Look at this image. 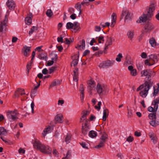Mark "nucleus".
Wrapping results in <instances>:
<instances>
[{
    "label": "nucleus",
    "instance_id": "1",
    "mask_svg": "<svg viewBox=\"0 0 159 159\" xmlns=\"http://www.w3.org/2000/svg\"><path fill=\"white\" fill-rule=\"evenodd\" d=\"M156 7V3L154 1L151 2L148 9L147 14L140 16L139 19L137 20L136 22L138 23H141L145 22L147 20H150L153 15V12L155 10Z\"/></svg>",
    "mask_w": 159,
    "mask_h": 159
},
{
    "label": "nucleus",
    "instance_id": "2",
    "mask_svg": "<svg viewBox=\"0 0 159 159\" xmlns=\"http://www.w3.org/2000/svg\"><path fill=\"white\" fill-rule=\"evenodd\" d=\"M153 84V81L149 79L146 81L143 84L140 85L137 89V91H138L141 90L139 94L142 98H145L148 95L149 89L152 86Z\"/></svg>",
    "mask_w": 159,
    "mask_h": 159
},
{
    "label": "nucleus",
    "instance_id": "3",
    "mask_svg": "<svg viewBox=\"0 0 159 159\" xmlns=\"http://www.w3.org/2000/svg\"><path fill=\"white\" fill-rule=\"evenodd\" d=\"M9 11V10L7 11L4 20H2L0 24V36L7 30V23L8 20L7 16L8 15Z\"/></svg>",
    "mask_w": 159,
    "mask_h": 159
},
{
    "label": "nucleus",
    "instance_id": "4",
    "mask_svg": "<svg viewBox=\"0 0 159 159\" xmlns=\"http://www.w3.org/2000/svg\"><path fill=\"white\" fill-rule=\"evenodd\" d=\"M149 59H147L145 61V64L148 66H151L157 62V56L155 54H151L149 56Z\"/></svg>",
    "mask_w": 159,
    "mask_h": 159
},
{
    "label": "nucleus",
    "instance_id": "5",
    "mask_svg": "<svg viewBox=\"0 0 159 159\" xmlns=\"http://www.w3.org/2000/svg\"><path fill=\"white\" fill-rule=\"evenodd\" d=\"M18 114V113L16 110L9 111L7 113L8 118L10 121H14L17 119Z\"/></svg>",
    "mask_w": 159,
    "mask_h": 159
},
{
    "label": "nucleus",
    "instance_id": "6",
    "mask_svg": "<svg viewBox=\"0 0 159 159\" xmlns=\"http://www.w3.org/2000/svg\"><path fill=\"white\" fill-rule=\"evenodd\" d=\"M156 112L149 114L148 117L149 119L151 120L149 124L152 126L156 127L158 125L159 123L156 122Z\"/></svg>",
    "mask_w": 159,
    "mask_h": 159
},
{
    "label": "nucleus",
    "instance_id": "7",
    "mask_svg": "<svg viewBox=\"0 0 159 159\" xmlns=\"http://www.w3.org/2000/svg\"><path fill=\"white\" fill-rule=\"evenodd\" d=\"M96 89L97 93L100 95H102L105 94L107 91L106 87L103 84H98Z\"/></svg>",
    "mask_w": 159,
    "mask_h": 159
},
{
    "label": "nucleus",
    "instance_id": "8",
    "mask_svg": "<svg viewBox=\"0 0 159 159\" xmlns=\"http://www.w3.org/2000/svg\"><path fill=\"white\" fill-rule=\"evenodd\" d=\"M154 28V26L150 22H148L144 26L143 30V33L146 34L150 32Z\"/></svg>",
    "mask_w": 159,
    "mask_h": 159
},
{
    "label": "nucleus",
    "instance_id": "9",
    "mask_svg": "<svg viewBox=\"0 0 159 159\" xmlns=\"http://www.w3.org/2000/svg\"><path fill=\"white\" fill-rule=\"evenodd\" d=\"M122 15L125 16V22H128L131 20L132 17V14L127 10L123 11Z\"/></svg>",
    "mask_w": 159,
    "mask_h": 159
},
{
    "label": "nucleus",
    "instance_id": "10",
    "mask_svg": "<svg viewBox=\"0 0 159 159\" xmlns=\"http://www.w3.org/2000/svg\"><path fill=\"white\" fill-rule=\"evenodd\" d=\"M115 62L114 60H108L107 61H104L101 63L99 65L100 68H104L106 67H109L112 66Z\"/></svg>",
    "mask_w": 159,
    "mask_h": 159
},
{
    "label": "nucleus",
    "instance_id": "11",
    "mask_svg": "<svg viewBox=\"0 0 159 159\" xmlns=\"http://www.w3.org/2000/svg\"><path fill=\"white\" fill-rule=\"evenodd\" d=\"M40 151L43 153L50 154L51 153L52 149L48 146L43 144Z\"/></svg>",
    "mask_w": 159,
    "mask_h": 159
},
{
    "label": "nucleus",
    "instance_id": "12",
    "mask_svg": "<svg viewBox=\"0 0 159 159\" xmlns=\"http://www.w3.org/2000/svg\"><path fill=\"white\" fill-rule=\"evenodd\" d=\"M52 130V128L50 126H46L41 134L42 137L45 138L47 134L51 133Z\"/></svg>",
    "mask_w": 159,
    "mask_h": 159
},
{
    "label": "nucleus",
    "instance_id": "13",
    "mask_svg": "<svg viewBox=\"0 0 159 159\" xmlns=\"http://www.w3.org/2000/svg\"><path fill=\"white\" fill-rule=\"evenodd\" d=\"M6 5L9 9L13 10L15 7V4L12 0H8L6 2Z\"/></svg>",
    "mask_w": 159,
    "mask_h": 159
},
{
    "label": "nucleus",
    "instance_id": "14",
    "mask_svg": "<svg viewBox=\"0 0 159 159\" xmlns=\"http://www.w3.org/2000/svg\"><path fill=\"white\" fill-rule=\"evenodd\" d=\"M22 51L25 57H28L29 55V53L30 51V48L25 46L22 48Z\"/></svg>",
    "mask_w": 159,
    "mask_h": 159
},
{
    "label": "nucleus",
    "instance_id": "15",
    "mask_svg": "<svg viewBox=\"0 0 159 159\" xmlns=\"http://www.w3.org/2000/svg\"><path fill=\"white\" fill-rule=\"evenodd\" d=\"M43 145L39 141L36 139L33 143V146L34 148L40 150Z\"/></svg>",
    "mask_w": 159,
    "mask_h": 159
},
{
    "label": "nucleus",
    "instance_id": "16",
    "mask_svg": "<svg viewBox=\"0 0 159 159\" xmlns=\"http://www.w3.org/2000/svg\"><path fill=\"white\" fill-rule=\"evenodd\" d=\"M112 38L111 37H107L106 42L105 44V48L104 50H106L108 48L109 46L112 44Z\"/></svg>",
    "mask_w": 159,
    "mask_h": 159
},
{
    "label": "nucleus",
    "instance_id": "17",
    "mask_svg": "<svg viewBox=\"0 0 159 159\" xmlns=\"http://www.w3.org/2000/svg\"><path fill=\"white\" fill-rule=\"evenodd\" d=\"M63 115L60 114L57 115L55 117V120L57 123H62L63 122Z\"/></svg>",
    "mask_w": 159,
    "mask_h": 159
},
{
    "label": "nucleus",
    "instance_id": "18",
    "mask_svg": "<svg viewBox=\"0 0 159 159\" xmlns=\"http://www.w3.org/2000/svg\"><path fill=\"white\" fill-rule=\"evenodd\" d=\"M85 47V42L84 39H83L81 41H80L77 46L76 47V48L79 50H83L84 49Z\"/></svg>",
    "mask_w": 159,
    "mask_h": 159
},
{
    "label": "nucleus",
    "instance_id": "19",
    "mask_svg": "<svg viewBox=\"0 0 159 159\" xmlns=\"http://www.w3.org/2000/svg\"><path fill=\"white\" fill-rule=\"evenodd\" d=\"M33 17L32 13H30L28 15V16L26 17L25 22L26 24L28 25H30L32 23V18Z\"/></svg>",
    "mask_w": 159,
    "mask_h": 159
},
{
    "label": "nucleus",
    "instance_id": "20",
    "mask_svg": "<svg viewBox=\"0 0 159 159\" xmlns=\"http://www.w3.org/2000/svg\"><path fill=\"white\" fill-rule=\"evenodd\" d=\"M52 54L55 56V57H54L52 58L51 60L49 61H48L46 65L47 66H49L52 65L53 64L54 61H56L57 59V54L52 53L51 54Z\"/></svg>",
    "mask_w": 159,
    "mask_h": 159
},
{
    "label": "nucleus",
    "instance_id": "21",
    "mask_svg": "<svg viewBox=\"0 0 159 159\" xmlns=\"http://www.w3.org/2000/svg\"><path fill=\"white\" fill-rule=\"evenodd\" d=\"M152 71L150 70H145L141 72L142 76H148V78L151 76Z\"/></svg>",
    "mask_w": 159,
    "mask_h": 159
},
{
    "label": "nucleus",
    "instance_id": "22",
    "mask_svg": "<svg viewBox=\"0 0 159 159\" xmlns=\"http://www.w3.org/2000/svg\"><path fill=\"white\" fill-rule=\"evenodd\" d=\"M103 115L102 120L103 121H105L107 117H108L109 114V111L106 107H104L103 111Z\"/></svg>",
    "mask_w": 159,
    "mask_h": 159
},
{
    "label": "nucleus",
    "instance_id": "23",
    "mask_svg": "<svg viewBox=\"0 0 159 159\" xmlns=\"http://www.w3.org/2000/svg\"><path fill=\"white\" fill-rule=\"evenodd\" d=\"M90 112L87 111H82V116L80 118V122H81L84 121L87 116L89 114Z\"/></svg>",
    "mask_w": 159,
    "mask_h": 159
},
{
    "label": "nucleus",
    "instance_id": "24",
    "mask_svg": "<svg viewBox=\"0 0 159 159\" xmlns=\"http://www.w3.org/2000/svg\"><path fill=\"white\" fill-rule=\"evenodd\" d=\"M128 69L130 71V73L132 76H136L137 74L136 69H134L133 67L132 66H128Z\"/></svg>",
    "mask_w": 159,
    "mask_h": 159
},
{
    "label": "nucleus",
    "instance_id": "25",
    "mask_svg": "<svg viewBox=\"0 0 159 159\" xmlns=\"http://www.w3.org/2000/svg\"><path fill=\"white\" fill-rule=\"evenodd\" d=\"M78 69L75 68L74 70L73 79L74 81L76 82H77L78 81Z\"/></svg>",
    "mask_w": 159,
    "mask_h": 159
},
{
    "label": "nucleus",
    "instance_id": "26",
    "mask_svg": "<svg viewBox=\"0 0 159 159\" xmlns=\"http://www.w3.org/2000/svg\"><path fill=\"white\" fill-rule=\"evenodd\" d=\"M149 42L151 46L153 48H156L158 45V44L157 43L153 38L150 39L149 40Z\"/></svg>",
    "mask_w": 159,
    "mask_h": 159
},
{
    "label": "nucleus",
    "instance_id": "27",
    "mask_svg": "<svg viewBox=\"0 0 159 159\" xmlns=\"http://www.w3.org/2000/svg\"><path fill=\"white\" fill-rule=\"evenodd\" d=\"M111 18L112 19V22L111 25V26L112 27H114L115 24L116 23V14L115 13H113L111 16Z\"/></svg>",
    "mask_w": 159,
    "mask_h": 159
},
{
    "label": "nucleus",
    "instance_id": "28",
    "mask_svg": "<svg viewBox=\"0 0 159 159\" xmlns=\"http://www.w3.org/2000/svg\"><path fill=\"white\" fill-rule=\"evenodd\" d=\"M134 32L133 30L129 31L127 34L128 38L130 40H131L134 37Z\"/></svg>",
    "mask_w": 159,
    "mask_h": 159
},
{
    "label": "nucleus",
    "instance_id": "29",
    "mask_svg": "<svg viewBox=\"0 0 159 159\" xmlns=\"http://www.w3.org/2000/svg\"><path fill=\"white\" fill-rule=\"evenodd\" d=\"M61 81L59 80H54L50 85L49 88L50 87L58 85L60 84Z\"/></svg>",
    "mask_w": 159,
    "mask_h": 159
},
{
    "label": "nucleus",
    "instance_id": "30",
    "mask_svg": "<svg viewBox=\"0 0 159 159\" xmlns=\"http://www.w3.org/2000/svg\"><path fill=\"white\" fill-rule=\"evenodd\" d=\"M80 28V27L78 23L77 22L74 23V25L72 30L73 31L75 32L77 31Z\"/></svg>",
    "mask_w": 159,
    "mask_h": 159
},
{
    "label": "nucleus",
    "instance_id": "31",
    "mask_svg": "<svg viewBox=\"0 0 159 159\" xmlns=\"http://www.w3.org/2000/svg\"><path fill=\"white\" fill-rule=\"evenodd\" d=\"M89 130V128L85 126L84 127H83L82 128V133L84 135H86L87 134V133Z\"/></svg>",
    "mask_w": 159,
    "mask_h": 159
},
{
    "label": "nucleus",
    "instance_id": "32",
    "mask_svg": "<svg viewBox=\"0 0 159 159\" xmlns=\"http://www.w3.org/2000/svg\"><path fill=\"white\" fill-rule=\"evenodd\" d=\"M89 136L92 138H94L97 136V133L96 132L93 131H90L89 133Z\"/></svg>",
    "mask_w": 159,
    "mask_h": 159
},
{
    "label": "nucleus",
    "instance_id": "33",
    "mask_svg": "<svg viewBox=\"0 0 159 159\" xmlns=\"http://www.w3.org/2000/svg\"><path fill=\"white\" fill-rule=\"evenodd\" d=\"M7 134L6 130L3 127H0V135H5Z\"/></svg>",
    "mask_w": 159,
    "mask_h": 159
},
{
    "label": "nucleus",
    "instance_id": "34",
    "mask_svg": "<svg viewBox=\"0 0 159 159\" xmlns=\"http://www.w3.org/2000/svg\"><path fill=\"white\" fill-rule=\"evenodd\" d=\"M105 142L104 141L100 140V143L98 145L96 146L95 147V148H99L104 146V144L105 143Z\"/></svg>",
    "mask_w": 159,
    "mask_h": 159
},
{
    "label": "nucleus",
    "instance_id": "35",
    "mask_svg": "<svg viewBox=\"0 0 159 159\" xmlns=\"http://www.w3.org/2000/svg\"><path fill=\"white\" fill-rule=\"evenodd\" d=\"M47 55L45 53H42L39 54V57L41 60H45L47 58Z\"/></svg>",
    "mask_w": 159,
    "mask_h": 159
},
{
    "label": "nucleus",
    "instance_id": "36",
    "mask_svg": "<svg viewBox=\"0 0 159 159\" xmlns=\"http://www.w3.org/2000/svg\"><path fill=\"white\" fill-rule=\"evenodd\" d=\"M38 29L37 26H33L30 29L29 32V34L30 35H31L35 31L37 30Z\"/></svg>",
    "mask_w": 159,
    "mask_h": 159
},
{
    "label": "nucleus",
    "instance_id": "37",
    "mask_svg": "<svg viewBox=\"0 0 159 159\" xmlns=\"http://www.w3.org/2000/svg\"><path fill=\"white\" fill-rule=\"evenodd\" d=\"M46 14L48 17H50L53 15V13L51 9H49L47 11Z\"/></svg>",
    "mask_w": 159,
    "mask_h": 159
},
{
    "label": "nucleus",
    "instance_id": "38",
    "mask_svg": "<svg viewBox=\"0 0 159 159\" xmlns=\"http://www.w3.org/2000/svg\"><path fill=\"white\" fill-rule=\"evenodd\" d=\"M74 25V23L70 22H68L66 24V28L67 29H71L72 30Z\"/></svg>",
    "mask_w": 159,
    "mask_h": 159
},
{
    "label": "nucleus",
    "instance_id": "39",
    "mask_svg": "<svg viewBox=\"0 0 159 159\" xmlns=\"http://www.w3.org/2000/svg\"><path fill=\"white\" fill-rule=\"evenodd\" d=\"M108 136L106 134H102L100 138V140L104 141L106 142V140L107 139Z\"/></svg>",
    "mask_w": 159,
    "mask_h": 159
},
{
    "label": "nucleus",
    "instance_id": "40",
    "mask_svg": "<svg viewBox=\"0 0 159 159\" xmlns=\"http://www.w3.org/2000/svg\"><path fill=\"white\" fill-rule=\"evenodd\" d=\"M99 43H103L104 41V38L103 36H101L96 38Z\"/></svg>",
    "mask_w": 159,
    "mask_h": 159
},
{
    "label": "nucleus",
    "instance_id": "41",
    "mask_svg": "<svg viewBox=\"0 0 159 159\" xmlns=\"http://www.w3.org/2000/svg\"><path fill=\"white\" fill-rule=\"evenodd\" d=\"M71 135L70 134H67L65 138V142L67 144L71 140Z\"/></svg>",
    "mask_w": 159,
    "mask_h": 159
},
{
    "label": "nucleus",
    "instance_id": "42",
    "mask_svg": "<svg viewBox=\"0 0 159 159\" xmlns=\"http://www.w3.org/2000/svg\"><path fill=\"white\" fill-rule=\"evenodd\" d=\"M123 57L122 54L121 53H119L117 56L116 60L118 62H120L121 61V58Z\"/></svg>",
    "mask_w": 159,
    "mask_h": 159
},
{
    "label": "nucleus",
    "instance_id": "43",
    "mask_svg": "<svg viewBox=\"0 0 159 159\" xmlns=\"http://www.w3.org/2000/svg\"><path fill=\"white\" fill-rule=\"evenodd\" d=\"M102 104V102H99L98 104V106L96 105L95 106V108L98 111H99L101 108V106Z\"/></svg>",
    "mask_w": 159,
    "mask_h": 159
},
{
    "label": "nucleus",
    "instance_id": "44",
    "mask_svg": "<svg viewBox=\"0 0 159 159\" xmlns=\"http://www.w3.org/2000/svg\"><path fill=\"white\" fill-rule=\"evenodd\" d=\"M18 91L19 92V94L21 95L25 94V93L24 89L19 88L18 89Z\"/></svg>",
    "mask_w": 159,
    "mask_h": 159
},
{
    "label": "nucleus",
    "instance_id": "45",
    "mask_svg": "<svg viewBox=\"0 0 159 159\" xmlns=\"http://www.w3.org/2000/svg\"><path fill=\"white\" fill-rule=\"evenodd\" d=\"M96 86L95 84H92V85H91L89 86H88V88L89 89V90L91 91V90L93 89H95V87Z\"/></svg>",
    "mask_w": 159,
    "mask_h": 159
},
{
    "label": "nucleus",
    "instance_id": "46",
    "mask_svg": "<svg viewBox=\"0 0 159 159\" xmlns=\"http://www.w3.org/2000/svg\"><path fill=\"white\" fill-rule=\"evenodd\" d=\"M68 12L70 14H74L75 12V10L74 9L71 7H70L68 10Z\"/></svg>",
    "mask_w": 159,
    "mask_h": 159
},
{
    "label": "nucleus",
    "instance_id": "47",
    "mask_svg": "<svg viewBox=\"0 0 159 159\" xmlns=\"http://www.w3.org/2000/svg\"><path fill=\"white\" fill-rule=\"evenodd\" d=\"M70 153L69 151H68L66 154V156L63 157L62 159H70Z\"/></svg>",
    "mask_w": 159,
    "mask_h": 159
},
{
    "label": "nucleus",
    "instance_id": "48",
    "mask_svg": "<svg viewBox=\"0 0 159 159\" xmlns=\"http://www.w3.org/2000/svg\"><path fill=\"white\" fill-rule=\"evenodd\" d=\"M78 63V60L77 59L74 60L72 62V65H73L74 66H75Z\"/></svg>",
    "mask_w": 159,
    "mask_h": 159
},
{
    "label": "nucleus",
    "instance_id": "49",
    "mask_svg": "<svg viewBox=\"0 0 159 159\" xmlns=\"http://www.w3.org/2000/svg\"><path fill=\"white\" fill-rule=\"evenodd\" d=\"M154 88V94L155 95H156L157 94L158 92H159V89H158L157 88H156L154 87H153Z\"/></svg>",
    "mask_w": 159,
    "mask_h": 159
},
{
    "label": "nucleus",
    "instance_id": "50",
    "mask_svg": "<svg viewBox=\"0 0 159 159\" xmlns=\"http://www.w3.org/2000/svg\"><path fill=\"white\" fill-rule=\"evenodd\" d=\"M149 135L151 139H152L154 138V137H155L154 134L152 132L150 133L149 134Z\"/></svg>",
    "mask_w": 159,
    "mask_h": 159
},
{
    "label": "nucleus",
    "instance_id": "51",
    "mask_svg": "<svg viewBox=\"0 0 159 159\" xmlns=\"http://www.w3.org/2000/svg\"><path fill=\"white\" fill-rule=\"evenodd\" d=\"M80 144L83 148L86 149L88 148V147L87 146V145L85 143L82 142L81 143H80Z\"/></svg>",
    "mask_w": 159,
    "mask_h": 159
},
{
    "label": "nucleus",
    "instance_id": "52",
    "mask_svg": "<svg viewBox=\"0 0 159 159\" xmlns=\"http://www.w3.org/2000/svg\"><path fill=\"white\" fill-rule=\"evenodd\" d=\"M56 69V67H52L51 68H49V74H51Z\"/></svg>",
    "mask_w": 159,
    "mask_h": 159
},
{
    "label": "nucleus",
    "instance_id": "53",
    "mask_svg": "<svg viewBox=\"0 0 159 159\" xmlns=\"http://www.w3.org/2000/svg\"><path fill=\"white\" fill-rule=\"evenodd\" d=\"M94 84H95V82L92 80H91L88 81V86Z\"/></svg>",
    "mask_w": 159,
    "mask_h": 159
},
{
    "label": "nucleus",
    "instance_id": "54",
    "mask_svg": "<svg viewBox=\"0 0 159 159\" xmlns=\"http://www.w3.org/2000/svg\"><path fill=\"white\" fill-rule=\"evenodd\" d=\"M34 103L33 102H32L31 104V108L32 112V113H34Z\"/></svg>",
    "mask_w": 159,
    "mask_h": 159
},
{
    "label": "nucleus",
    "instance_id": "55",
    "mask_svg": "<svg viewBox=\"0 0 159 159\" xmlns=\"http://www.w3.org/2000/svg\"><path fill=\"white\" fill-rule=\"evenodd\" d=\"M42 47L43 46L38 47L36 48L35 50H37L39 52H40L43 51L41 49Z\"/></svg>",
    "mask_w": 159,
    "mask_h": 159
},
{
    "label": "nucleus",
    "instance_id": "56",
    "mask_svg": "<svg viewBox=\"0 0 159 159\" xmlns=\"http://www.w3.org/2000/svg\"><path fill=\"white\" fill-rule=\"evenodd\" d=\"M134 139L131 136H129L126 139V141L128 142H132Z\"/></svg>",
    "mask_w": 159,
    "mask_h": 159
},
{
    "label": "nucleus",
    "instance_id": "57",
    "mask_svg": "<svg viewBox=\"0 0 159 159\" xmlns=\"http://www.w3.org/2000/svg\"><path fill=\"white\" fill-rule=\"evenodd\" d=\"M101 30L100 26H95V31L97 32H99Z\"/></svg>",
    "mask_w": 159,
    "mask_h": 159
},
{
    "label": "nucleus",
    "instance_id": "58",
    "mask_svg": "<svg viewBox=\"0 0 159 159\" xmlns=\"http://www.w3.org/2000/svg\"><path fill=\"white\" fill-rule=\"evenodd\" d=\"M141 56L143 58H146L147 56L146 53L144 52L142 53Z\"/></svg>",
    "mask_w": 159,
    "mask_h": 159
},
{
    "label": "nucleus",
    "instance_id": "59",
    "mask_svg": "<svg viewBox=\"0 0 159 159\" xmlns=\"http://www.w3.org/2000/svg\"><path fill=\"white\" fill-rule=\"evenodd\" d=\"M84 88L82 84H81L80 85V91L81 93H83L84 91Z\"/></svg>",
    "mask_w": 159,
    "mask_h": 159
},
{
    "label": "nucleus",
    "instance_id": "60",
    "mask_svg": "<svg viewBox=\"0 0 159 159\" xmlns=\"http://www.w3.org/2000/svg\"><path fill=\"white\" fill-rule=\"evenodd\" d=\"M25 151L24 149L22 148H20L18 150V152L19 153H25Z\"/></svg>",
    "mask_w": 159,
    "mask_h": 159
},
{
    "label": "nucleus",
    "instance_id": "61",
    "mask_svg": "<svg viewBox=\"0 0 159 159\" xmlns=\"http://www.w3.org/2000/svg\"><path fill=\"white\" fill-rule=\"evenodd\" d=\"M148 111L149 112H155V111H154L153 108L152 107H149L148 108Z\"/></svg>",
    "mask_w": 159,
    "mask_h": 159
},
{
    "label": "nucleus",
    "instance_id": "62",
    "mask_svg": "<svg viewBox=\"0 0 159 159\" xmlns=\"http://www.w3.org/2000/svg\"><path fill=\"white\" fill-rule=\"evenodd\" d=\"M154 105V111H155V112H156V111L158 107V105L157 104H152Z\"/></svg>",
    "mask_w": 159,
    "mask_h": 159
},
{
    "label": "nucleus",
    "instance_id": "63",
    "mask_svg": "<svg viewBox=\"0 0 159 159\" xmlns=\"http://www.w3.org/2000/svg\"><path fill=\"white\" fill-rule=\"evenodd\" d=\"M48 70L46 68H44L42 71V73L44 75L47 74Z\"/></svg>",
    "mask_w": 159,
    "mask_h": 159
},
{
    "label": "nucleus",
    "instance_id": "64",
    "mask_svg": "<svg viewBox=\"0 0 159 159\" xmlns=\"http://www.w3.org/2000/svg\"><path fill=\"white\" fill-rule=\"evenodd\" d=\"M70 17L72 19L74 20L76 18V15L74 13L72 14L71 15Z\"/></svg>",
    "mask_w": 159,
    "mask_h": 159
}]
</instances>
